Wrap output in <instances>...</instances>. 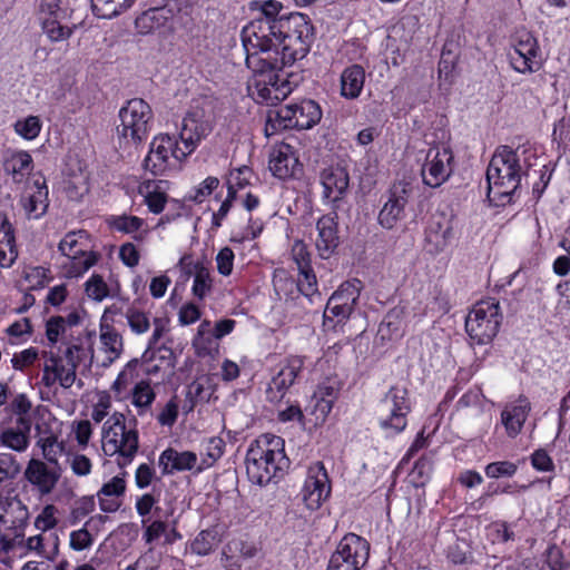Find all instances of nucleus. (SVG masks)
Segmentation results:
<instances>
[{"label":"nucleus","instance_id":"nucleus-1","mask_svg":"<svg viewBox=\"0 0 570 570\" xmlns=\"http://www.w3.org/2000/svg\"><path fill=\"white\" fill-rule=\"evenodd\" d=\"M282 27L247 23L242 30L245 62L253 72L248 89L253 97L266 105H276L292 91L291 83L279 75Z\"/></svg>","mask_w":570,"mask_h":570},{"label":"nucleus","instance_id":"nucleus-2","mask_svg":"<svg viewBox=\"0 0 570 570\" xmlns=\"http://www.w3.org/2000/svg\"><path fill=\"white\" fill-rule=\"evenodd\" d=\"M245 463L252 483L266 485L282 478L289 466L284 440L271 433L259 435L247 450Z\"/></svg>","mask_w":570,"mask_h":570},{"label":"nucleus","instance_id":"nucleus-3","mask_svg":"<svg viewBox=\"0 0 570 570\" xmlns=\"http://www.w3.org/2000/svg\"><path fill=\"white\" fill-rule=\"evenodd\" d=\"M488 197L498 205H505L520 188L521 168L517 150L500 146L487 169Z\"/></svg>","mask_w":570,"mask_h":570},{"label":"nucleus","instance_id":"nucleus-4","mask_svg":"<svg viewBox=\"0 0 570 570\" xmlns=\"http://www.w3.org/2000/svg\"><path fill=\"white\" fill-rule=\"evenodd\" d=\"M102 450L106 455H117V464L125 468L135 459L139 449V434L137 429H128L126 416L115 412L102 426Z\"/></svg>","mask_w":570,"mask_h":570},{"label":"nucleus","instance_id":"nucleus-5","mask_svg":"<svg viewBox=\"0 0 570 570\" xmlns=\"http://www.w3.org/2000/svg\"><path fill=\"white\" fill-rule=\"evenodd\" d=\"M279 72L306 57L314 40V27L306 14L291 12L282 27Z\"/></svg>","mask_w":570,"mask_h":570},{"label":"nucleus","instance_id":"nucleus-6","mask_svg":"<svg viewBox=\"0 0 570 570\" xmlns=\"http://www.w3.org/2000/svg\"><path fill=\"white\" fill-rule=\"evenodd\" d=\"M119 119L117 134L125 145L141 144L148 137L154 124L150 106L140 98L128 100L119 110Z\"/></svg>","mask_w":570,"mask_h":570},{"label":"nucleus","instance_id":"nucleus-7","mask_svg":"<svg viewBox=\"0 0 570 570\" xmlns=\"http://www.w3.org/2000/svg\"><path fill=\"white\" fill-rule=\"evenodd\" d=\"M86 230L69 232L59 243V252L68 258L63 264L68 277H79L92 267L99 255L90 249Z\"/></svg>","mask_w":570,"mask_h":570},{"label":"nucleus","instance_id":"nucleus-8","mask_svg":"<svg viewBox=\"0 0 570 570\" xmlns=\"http://www.w3.org/2000/svg\"><path fill=\"white\" fill-rule=\"evenodd\" d=\"M494 301H482L474 305L465 318V330L476 344L490 343L499 332L502 316Z\"/></svg>","mask_w":570,"mask_h":570},{"label":"nucleus","instance_id":"nucleus-9","mask_svg":"<svg viewBox=\"0 0 570 570\" xmlns=\"http://www.w3.org/2000/svg\"><path fill=\"white\" fill-rule=\"evenodd\" d=\"M410 412L407 390L392 386L381 400L377 416L381 429L389 434H397L406 426V415Z\"/></svg>","mask_w":570,"mask_h":570},{"label":"nucleus","instance_id":"nucleus-10","mask_svg":"<svg viewBox=\"0 0 570 570\" xmlns=\"http://www.w3.org/2000/svg\"><path fill=\"white\" fill-rule=\"evenodd\" d=\"M188 155L185 153V146H180L175 137L169 135L156 136L150 142L142 168L155 177L163 176L174 166L171 159L180 161Z\"/></svg>","mask_w":570,"mask_h":570},{"label":"nucleus","instance_id":"nucleus-11","mask_svg":"<svg viewBox=\"0 0 570 570\" xmlns=\"http://www.w3.org/2000/svg\"><path fill=\"white\" fill-rule=\"evenodd\" d=\"M370 544L362 537L348 533L332 554L327 570H361L367 562Z\"/></svg>","mask_w":570,"mask_h":570},{"label":"nucleus","instance_id":"nucleus-12","mask_svg":"<svg viewBox=\"0 0 570 570\" xmlns=\"http://www.w3.org/2000/svg\"><path fill=\"white\" fill-rule=\"evenodd\" d=\"M215 118L212 108L193 106L183 119L179 138L185 146V153L191 154L202 139L214 128Z\"/></svg>","mask_w":570,"mask_h":570},{"label":"nucleus","instance_id":"nucleus-13","mask_svg":"<svg viewBox=\"0 0 570 570\" xmlns=\"http://www.w3.org/2000/svg\"><path fill=\"white\" fill-rule=\"evenodd\" d=\"M453 164L454 156L449 145H432L421 169L423 183L432 188L441 186L451 176Z\"/></svg>","mask_w":570,"mask_h":570},{"label":"nucleus","instance_id":"nucleus-14","mask_svg":"<svg viewBox=\"0 0 570 570\" xmlns=\"http://www.w3.org/2000/svg\"><path fill=\"white\" fill-rule=\"evenodd\" d=\"M276 116L285 128L311 129L320 122L322 109L314 100L305 99L281 107Z\"/></svg>","mask_w":570,"mask_h":570},{"label":"nucleus","instance_id":"nucleus-15","mask_svg":"<svg viewBox=\"0 0 570 570\" xmlns=\"http://www.w3.org/2000/svg\"><path fill=\"white\" fill-rule=\"evenodd\" d=\"M410 193V185L403 181L396 183L391 187L387 200L377 216L379 224L383 228L392 229L405 217V206L407 205Z\"/></svg>","mask_w":570,"mask_h":570},{"label":"nucleus","instance_id":"nucleus-16","mask_svg":"<svg viewBox=\"0 0 570 570\" xmlns=\"http://www.w3.org/2000/svg\"><path fill=\"white\" fill-rule=\"evenodd\" d=\"M331 493V484L323 464L311 468L302 489V500L308 510H317Z\"/></svg>","mask_w":570,"mask_h":570},{"label":"nucleus","instance_id":"nucleus-17","mask_svg":"<svg viewBox=\"0 0 570 570\" xmlns=\"http://www.w3.org/2000/svg\"><path fill=\"white\" fill-rule=\"evenodd\" d=\"M539 46L537 39L529 32L519 36L513 50L509 53L512 68L521 73L539 70L540 62L537 60Z\"/></svg>","mask_w":570,"mask_h":570},{"label":"nucleus","instance_id":"nucleus-18","mask_svg":"<svg viewBox=\"0 0 570 570\" xmlns=\"http://www.w3.org/2000/svg\"><path fill=\"white\" fill-rule=\"evenodd\" d=\"M292 256L297 265L299 275L303 276L299 283L302 294L307 297L311 303L321 301L316 275L311 267V255L306 245L301 240L295 242L292 247Z\"/></svg>","mask_w":570,"mask_h":570},{"label":"nucleus","instance_id":"nucleus-19","mask_svg":"<svg viewBox=\"0 0 570 570\" xmlns=\"http://www.w3.org/2000/svg\"><path fill=\"white\" fill-rule=\"evenodd\" d=\"M304 358L301 356H291L286 358L284 366L272 379L266 390V397L271 402L281 401L286 391L295 383L296 377L302 372Z\"/></svg>","mask_w":570,"mask_h":570},{"label":"nucleus","instance_id":"nucleus-20","mask_svg":"<svg viewBox=\"0 0 570 570\" xmlns=\"http://www.w3.org/2000/svg\"><path fill=\"white\" fill-rule=\"evenodd\" d=\"M304 358L301 356H291L286 358L284 366L272 379L266 390V397L271 402L281 401L286 391L295 383L296 377L302 372Z\"/></svg>","mask_w":570,"mask_h":570},{"label":"nucleus","instance_id":"nucleus-21","mask_svg":"<svg viewBox=\"0 0 570 570\" xmlns=\"http://www.w3.org/2000/svg\"><path fill=\"white\" fill-rule=\"evenodd\" d=\"M77 379V368L65 363L60 354L50 353L43 365L41 383L52 387L58 383L62 389H70Z\"/></svg>","mask_w":570,"mask_h":570},{"label":"nucleus","instance_id":"nucleus-22","mask_svg":"<svg viewBox=\"0 0 570 570\" xmlns=\"http://www.w3.org/2000/svg\"><path fill=\"white\" fill-rule=\"evenodd\" d=\"M336 213L322 216L316 223L317 238L315 240L318 255L323 259L330 258L340 244L338 224Z\"/></svg>","mask_w":570,"mask_h":570},{"label":"nucleus","instance_id":"nucleus-23","mask_svg":"<svg viewBox=\"0 0 570 570\" xmlns=\"http://www.w3.org/2000/svg\"><path fill=\"white\" fill-rule=\"evenodd\" d=\"M298 167V157L294 148L288 144H282L271 154L269 169L272 174L279 179L295 176L296 171L299 169Z\"/></svg>","mask_w":570,"mask_h":570},{"label":"nucleus","instance_id":"nucleus-24","mask_svg":"<svg viewBox=\"0 0 570 570\" xmlns=\"http://www.w3.org/2000/svg\"><path fill=\"white\" fill-rule=\"evenodd\" d=\"M321 183L324 187V197L337 202L346 194L350 176L344 167H328L321 173Z\"/></svg>","mask_w":570,"mask_h":570},{"label":"nucleus","instance_id":"nucleus-25","mask_svg":"<svg viewBox=\"0 0 570 570\" xmlns=\"http://www.w3.org/2000/svg\"><path fill=\"white\" fill-rule=\"evenodd\" d=\"M30 431L31 420L28 416L18 417L14 426L0 431V444L17 452H23L29 445Z\"/></svg>","mask_w":570,"mask_h":570},{"label":"nucleus","instance_id":"nucleus-26","mask_svg":"<svg viewBox=\"0 0 570 570\" xmlns=\"http://www.w3.org/2000/svg\"><path fill=\"white\" fill-rule=\"evenodd\" d=\"M255 16L248 23H265L266 26L284 24L289 13L277 0H258L252 3Z\"/></svg>","mask_w":570,"mask_h":570},{"label":"nucleus","instance_id":"nucleus-27","mask_svg":"<svg viewBox=\"0 0 570 570\" xmlns=\"http://www.w3.org/2000/svg\"><path fill=\"white\" fill-rule=\"evenodd\" d=\"M198 458L195 452H179L168 448L159 456V465L163 468V474H173L175 472L190 471L197 464Z\"/></svg>","mask_w":570,"mask_h":570},{"label":"nucleus","instance_id":"nucleus-28","mask_svg":"<svg viewBox=\"0 0 570 570\" xmlns=\"http://www.w3.org/2000/svg\"><path fill=\"white\" fill-rule=\"evenodd\" d=\"M33 169V160L24 150L8 151L3 159V171L10 176L12 181L21 184Z\"/></svg>","mask_w":570,"mask_h":570},{"label":"nucleus","instance_id":"nucleus-29","mask_svg":"<svg viewBox=\"0 0 570 570\" xmlns=\"http://www.w3.org/2000/svg\"><path fill=\"white\" fill-rule=\"evenodd\" d=\"M530 402L520 397L517 404L507 406L501 413V421L509 436L515 438L522 430L530 412Z\"/></svg>","mask_w":570,"mask_h":570},{"label":"nucleus","instance_id":"nucleus-30","mask_svg":"<svg viewBox=\"0 0 570 570\" xmlns=\"http://www.w3.org/2000/svg\"><path fill=\"white\" fill-rule=\"evenodd\" d=\"M24 475L42 493H50L58 481V475L55 471L49 470L43 462L35 459L29 462Z\"/></svg>","mask_w":570,"mask_h":570},{"label":"nucleus","instance_id":"nucleus-31","mask_svg":"<svg viewBox=\"0 0 570 570\" xmlns=\"http://www.w3.org/2000/svg\"><path fill=\"white\" fill-rule=\"evenodd\" d=\"M365 71L360 65L345 68L341 75V95L346 99H355L364 87Z\"/></svg>","mask_w":570,"mask_h":570},{"label":"nucleus","instance_id":"nucleus-32","mask_svg":"<svg viewBox=\"0 0 570 570\" xmlns=\"http://www.w3.org/2000/svg\"><path fill=\"white\" fill-rule=\"evenodd\" d=\"M99 338L102 350L107 354V362H105L104 365L108 366L119 358L122 353V336L112 326L101 324Z\"/></svg>","mask_w":570,"mask_h":570},{"label":"nucleus","instance_id":"nucleus-33","mask_svg":"<svg viewBox=\"0 0 570 570\" xmlns=\"http://www.w3.org/2000/svg\"><path fill=\"white\" fill-rule=\"evenodd\" d=\"M169 10L166 8H150L135 20V28L140 35H149L164 27L168 20Z\"/></svg>","mask_w":570,"mask_h":570},{"label":"nucleus","instance_id":"nucleus-34","mask_svg":"<svg viewBox=\"0 0 570 570\" xmlns=\"http://www.w3.org/2000/svg\"><path fill=\"white\" fill-rule=\"evenodd\" d=\"M336 399V390L332 386H318L311 399L309 406L316 420L324 421L332 410L333 402Z\"/></svg>","mask_w":570,"mask_h":570},{"label":"nucleus","instance_id":"nucleus-35","mask_svg":"<svg viewBox=\"0 0 570 570\" xmlns=\"http://www.w3.org/2000/svg\"><path fill=\"white\" fill-rule=\"evenodd\" d=\"M188 275L194 274L193 294L198 299H204L213 289V278L210 271L202 263H196L186 272Z\"/></svg>","mask_w":570,"mask_h":570},{"label":"nucleus","instance_id":"nucleus-36","mask_svg":"<svg viewBox=\"0 0 570 570\" xmlns=\"http://www.w3.org/2000/svg\"><path fill=\"white\" fill-rule=\"evenodd\" d=\"M136 0H91L94 13L98 18L111 19L128 10Z\"/></svg>","mask_w":570,"mask_h":570},{"label":"nucleus","instance_id":"nucleus-37","mask_svg":"<svg viewBox=\"0 0 570 570\" xmlns=\"http://www.w3.org/2000/svg\"><path fill=\"white\" fill-rule=\"evenodd\" d=\"M362 289V283L358 279H352L344 282L328 298L333 303L350 305V307L355 308L357 301L360 298Z\"/></svg>","mask_w":570,"mask_h":570},{"label":"nucleus","instance_id":"nucleus-38","mask_svg":"<svg viewBox=\"0 0 570 570\" xmlns=\"http://www.w3.org/2000/svg\"><path fill=\"white\" fill-rule=\"evenodd\" d=\"M453 227L451 222L442 217L440 220L433 222L428 232V240L434 242L436 250H443L453 238Z\"/></svg>","mask_w":570,"mask_h":570},{"label":"nucleus","instance_id":"nucleus-39","mask_svg":"<svg viewBox=\"0 0 570 570\" xmlns=\"http://www.w3.org/2000/svg\"><path fill=\"white\" fill-rule=\"evenodd\" d=\"M37 191L22 199V206L28 217L38 218L45 214L47 205L45 200L48 195L45 181L40 184L38 180L35 181Z\"/></svg>","mask_w":570,"mask_h":570},{"label":"nucleus","instance_id":"nucleus-40","mask_svg":"<svg viewBox=\"0 0 570 570\" xmlns=\"http://www.w3.org/2000/svg\"><path fill=\"white\" fill-rule=\"evenodd\" d=\"M156 393L148 381L138 382L131 392V402L138 409V414L142 415L155 401Z\"/></svg>","mask_w":570,"mask_h":570},{"label":"nucleus","instance_id":"nucleus-41","mask_svg":"<svg viewBox=\"0 0 570 570\" xmlns=\"http://www.w3.org/2000/svg\"><path fill=\"white\" fill-rule=\"evenodd\" d=\"M90 356V363L94 358V348L89 346V348H85L81 343L76 342L69 344L63 354L60 355V358L63 360L65 363L78 368L79 364L85 360V357Z\"/></svg>","mask_w":570,"mask_h":570},{"label":"nucleus","instance_id":"nucleus-42","mask_svg":"<svg viewBox=\"0 0 570 570\" xmlns=\"http://www.w3.org/2000/svg\"><path fill=\"white\" fill-rule=\"evenodd\" d=\"M217 542L216 533L214 531L203 530L191 542L190 549L191 552L198 556H207L214 550Z\"/></svg>","mask_w":570,"mask_h":570},{"label":"nucleus","instance_id":"nucleus-43","mask_svg":"<svg viewBox=\"0 0 570 570\" xmlns=\"http://www.w3.org/2000/svg\"><path fill=\"white\" fill-rule=\"evenodd\" d=\"M14 131L27 140L37 138L41 130V121L37 116H28L14 124Z\"/></svg>","mask_w":570,"mask_h":570},{"label":"nucleus","instance_id":"nucleus-44","mask_svg":"<svg viewBox=\"0 0 570 570\" xmlns=\"http://www.w3.org/2000/svg\"><path fill=\"white\" fill-rule=\"evenodd\" d=\"M301 279H303V276L301 275L298 279L295 281L293 277L288 276L284 271H282L274 275V288L278 296H288L293 294L295 289L302 293V289L299 287Z\"/></svg>","mask_w":570,"mask_h":570},{"label":"nucleus","instance_id":"nucleus-45","mask_svg":"<svg viewBox=\"0 0 570 570\" xmlns=\"http://www.w3.org/2000/svg\"><path fill=\"white\" fill-rule=\"evenodd\" d=\"M42 448L45 459L53 464L58 463V456L65 452V444L58 442L56 435L50 434L46 438H41L38 442Z\"/></svg>","mask_w":570,"mask_h":570},{"label":"nucleus","instance_id":"nucleus-46","mask_svg":"<svg viewBox=\"0 0 570 570\" xmlns=\"http://www.w3.org/2000/svg\"><path fill=\"white\" fill-rule=\"evenodd\" d=\"M225 547H227L228 552L237 554L242 560L253 559L259 552L255 543L240 539H233Z\"/></svg>","mask_w":570,"mask_h":570},{"label":"nucleus","instance_id":"nucleus-47","mask_svg":"<svg viewBox=\"0 0 570 570\" xmlns=\"http://www.w3.org/2000/svg\"><path fill=\"white\" fill-rule=\"evenodd\" d=\"M21 470L16 455L0 452V481L14 479Z\"/></svg>","mask_w":570,"mask_h":570},{"label":"nucleus","instance_id":"nucleus-48","mask_svg":"<svg viewBox=\"0 0 570 570\" xmlns=\"http://www.w3.org/2000/svg\"><path fill=\"white\" fill-rule=\"evenodd\" d=\"M353 311L354 308L350 307V305L327 301L324 311V325H327L328 322H333L334 318H336V323H342L350 317Z\"/></svg>","mask_w":570,"mask_h":570},{"label":"nucleus","instance_id":"nucleus-49","mask_svg":"<svg viewBox=\"0 0 570 570\" xmlns=\"http://www.w3.org/2000/svg\"><path fill=\"white\" fill-rule=\"evenodd\" d=\"M86 293H87L88 297H90L97 302H101L104 298H106L109 295V288L100 275L94 274L86 282Z\"/></svg>","mask_w":570,"mask_h":570},{"label":"nucleus","instance_id":"nucleus-50","mask_svg":"<svg viewBox=\"0 0 570 570\" xmlns=\"http://www.w3.org/2000/svg\"><path fill=\"white\" fill-rule=\"evenodd\" d=\"M92 519L86 522L85 527L72 531L70 533V542L69 546L75 551H82L90 548L94 543V537L87 529V525L91 522Z\"/></svg>","mask_w":570,"mask_h":570},{"label":"nucleus","instance_id":"nucleus-51","mask_svg":"<svg viewBox=\"0 0 570 570\" xmlns=\"http://www.w3.org/2000/svg\"><path fill=\"white\" fill-rule=\"evenodd\" d=\"M126 317L131 331L136 334L146 333L150 327L147 314L141 311L129 308L126 313Z\"/></svg>","mask_w":570,"mask_h":570},{"label":"nucleus","instance_id":"nucleus-52","mask_svg":"<svg viewBox=\"0 0 570 570\" xmlns=\"http://www.w3.org/2000/svg\"><path fill=\"white\" fill-rule=\"evenodd\" d=\"M518 470L515 463L510 461L492 462L485 466L488 478L499 479L502 476H512Z\"/></svg>","mask_w":570,"mask_h":570},{"label":"nucleus","instance_id":"nucleus-53","mask_svg":"<svg viewBox=\"0 0 570 570\" xmlns=\"http://www.w3.org/2000/svg\"><path fill=\"white\" fill-rule=\"evenodd\" d=\"M43 30L52 41L68 39L72 33L71 28L62 26L56 19H47L43 22Z\"/></svg>","mask_w":570,"mask_h":570},{"label":"nucleus","instance_id":"nucleus-54","mask_svg":"<svg viewBox=\"0 0 570 570\" xmlns=\"http://www.w3.org/2000/svg\"><path fill=\"white\" fill-rule=\"evenodd\" d=\"M49 269L42 266L29 267L24 271V278L30 289L42 288L48 282Z\"/></svg>","mask_w":570,"mask_h":570},{"label":"nucleus","instance_id":"nucleus-55","mask_svg":"<svg viewBox=\"0 0 570 570\" xmlns=\"http://www.w3.org/2000/svg\"><path fill=\"white\" fill-rule=\"evenodd\" d=\"M57 508L53 504L46 505L40 514L36 518L35 525L37 529L47 531L57 525Z\"/></svg>","mask_w":570,"mask_h":570},{"label":"nucleus","instance_id":"nucleus-56","mask_svg":"<svg viewBox=\"0 0 570 570\" xmlns=\"http://www.w3.org/2000/svg\"><path fill=\"white\" fill-rule=\"evenodd\" d=\"M531 465L539 472H552L554 471V463L551 456L544 449L535 450L531 456Z\"/></svg>","mask_w":570,"mask_h":570},{"label":"nucleus","instance_id":"nucleus-57","mask_svg":"<svg viewBox=\"0 0 570 570\" xmlns=\"http://www.w3.org/2000/svg\"><path fill=\"white\" fill-rule=\"evenodd\" d=\"M0 247L17 248L13 227L3 213H0Z\"/></svg>","mask_w":570,"mask_h":570},{"label":"nucleus","instance_id":"nucleus-58","mask_svg":"<svg viewBox=\"0 0 570 570\" xmlns=\"http://www.w3.org/2000/svg\"><path fill=\"white\" fill-rule=\"evenodd\" d=\"M66 325L63 321V316H52L46 323V336L48 341L55 345L60 335L66 332Z\"/></svg>","mask_w":570,"mask_h":570},{"label":"nucleus","instance_id":"nucleus-59","mask_svg":"<svg viewBox=\"0 0 570 570\" xmlns=\"http://www.w3.org/2000/svg\"><path fill=\"white\" fill-rule=\"evenodd\" d=\"M488 537L492 542H507L514 538V533L509 530L505 522H495L488 528Z\"/></svg>","mask_w":570,"mask_h":570},{"label":"nucleus","instance_id":"nucleus-60","mask_svg":"<svg viewBox=\"0 0 570 570\" xmlns=\"http://www.w3.org/2000/svg\"><path fill=\"white\" fill-rule=\"evenodd\" d=\"M234 257V252L229 247H224L218 252L216 256V263L219 274L224 276L232 274Z\"/></svg>","mask_w":570,"mask_h":570},{"label":"nucleus","instance_id":"nucleus-61","mask_svg":"<svg viewBox=\"0 0 570 570\" xmlns=\"http://www.w3.org/2000/svg\"><path fill=\"white\" fill-rule=\"evenodd\" d=\"M547 563L551 570H570V561L564 559L561 550L557 547L548 549Z\"/></svg>","mask_w":570,"mask_h":570},{"label":"nucleus","instance_id":"nucleus-62","mask_svg":"<svg viewBox=\"0 0 570 570\" xmlns=\"http://www.w3.org/2000/svg\"><path fill=\"white\" fill-rule=\"evenodd\" d=\"M155 478V469L147 463L140 464L135 473V482L137 488L139 489H146L147 487H149Z\"/></svg>","mask_w":570,"mask_h":570},{"label":"nucleus","instance_id":"nucleus-63","mask_svg":"<svg viewBox=\"0 0 570 570\" xmlns=\"http://www.w3.org/2000/svg\"><path fill=\"white\" fill-rule=\"evenodd\" d=\"M114 227L124 233H134L142 225V219L136 216H118L114 219Z\"/></svg>","mask_w":570,"mask_h":570},{"label":"nucleus","instance_id":"nucleus-64","mask_svg":"<svg viewBox=\"0 0 570 570\" xmlns=\"http://www.w3.org/2000/svg\"><path fill=\"white\" fill-rule=\"evenodd\" d=\"M38 357V351L33 347L27 348L20 353H16L11 360L12 366L16 370L22 371L24 367L31 365Z\"/></svg>","mask_w":570,"mask_h":570}]
</instances>
